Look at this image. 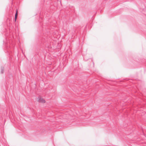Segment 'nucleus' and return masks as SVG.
<instances>
[{"mask_svg": "<svg viewBox=\"0 0 146 146\" xmlns=\"http://www.w3.org/2000/svg\"><path fill=\"white\" fill-rule=\"evenodd\" d=\"M17 10L15 14V21H16V19H17Z\"/></svg>", "mask_w": 146, "mask_h": 146, "instance_id": "2", "label": "nucleus"}, {"mask_svg": "<svg viewBox=\"0 0 146 146\" xmlns=\"http://www.w3.org/2000/svg\"><path fill=\"white\" fill-rule=\"evenodd\" d=\"M38 102H41L42 103H44L45 102V101L42 98H40L38 100Z\"/></svg>", "mask_w": 146, "mask_h": 146, "instance_id": "1", "label": "nucleus"}, {"mask_svg": "<svg viewBox=\"0 0 146 146\" xmlns=\"http://www.w3.org/2000/svg\"><path fill=\"white\" fill-rule=\"evenodd\" d=\"M4 69L3 68H2L1 69V73L2 74L4 72Z\"/></svg>", "mask_w": 146, "mask_h": 146, "instance_id": "3", "label": "nucleus"}]
</instances>
